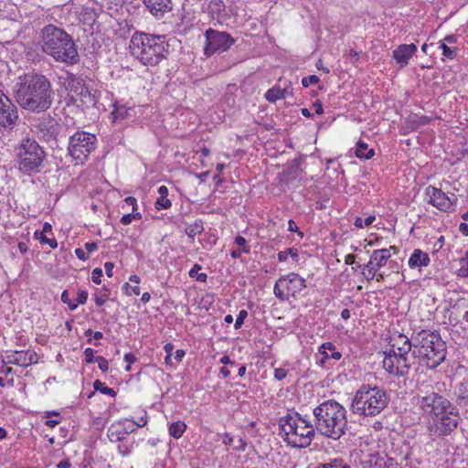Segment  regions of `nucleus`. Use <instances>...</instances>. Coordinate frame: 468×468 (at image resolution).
<instances>
[{"label":"nucleus","mask_w":468,"mask_h":468,"mask_svg":"<svg viewBox=\"0 0 468 468\" xmlns=\"http://www.w3.org/2000/svg\"><path fill=\"white\" fill-rule=\"evenodd\" d=\"M133 218H134L133 214H125L122 217L121 223H122L123 225H128L132 222Z\"/></svg>","instance_id":"obj_58"},{"label":"nucleus","mask_w":468,"mask_h":468,"mask_svg":"<svg viewBox=\"0 0 468 468\" xmlns=\"http://www.w3.org/2000/svg\"><path fill=\"white\" fill-rule=\"evenodd\" d=\"M93 388L95 390H98L105 395H110L111 397H115L116 395V392L112 388L105 387L104 383H102L101 380H95L93 383Z\"/></svg>","instance_id":"obj_38"},{"label":"nucleus","mask_w":468,"mask_h":468,"mask_svg":"<svg viewBox=\"0 0 468 468\" xmlns=\"http://www.w3.org/2000/svg\"><path fill=\"white\" fill-rule=\"evenodd\" d=\"M71 99L78 106L83 108L93 107L97 103L95 94L86 86L80 89L76 95H71Z\"/></svg>","instance_id":"obj_21"},{"label":"nucleus","mask_w":468,"mask_h":468,"mask_svg":"<svg viewBox=\"0 0 468 468\" xmlns=\"http://www.w3.org/2000/svg\"><path fill=\"white\" fill-rule=\"evenodd\" d=\"M417 406L427 420V430L431 436H450L460 423L461 417L456 406L437 392L432 391L420 398Z\"/></svg>","instance_id":"obj_1"},{"label":"nucleus","mask_w":468,"mask_h":468,"mask_svg":"<svg viewBox=\"0 0 468 468\" xmlns=\"http://www.w3.org/2000/svg\"><path fill=\"white\" fill-rule=\"evenodd\" d=\"M17 109L11 100L0 90V130L12 128L17 120Z\"/></svg>","instance_id":"obj_16"},{"label":"nucleus","mask_w":468,"mask_h":468,"mask_svg":"<svg viewBox=\"0 0 468 468\" xmlns=\"http://www.w3.org/2000/svg\"><path fill=\"white\" fill-rule=\"evenodd\" d=\"M133 443L122 442L118 445V452L122 456H127L132 452Z\"/></svg>","instance_id":"obj_44"},{"label":"nucleus","mask_w":468,"mask_h":468,"mask_svg":"<svg viewBox=\"0 0 468 468\" xmlns=\"http://www.w3.org/2000/svg\"><path fill=\"white\" fill-rule=\"evenodd\" d=\"M306 287L305 280L300 275L291 272L282 276L275 283L273 292L276 297L282 301L288 300L291 296L302 292Z\"/></svg>","instance_id":"obj_12"},{"label":"nucleus","mask_w":468,"mask_h":468,"mask_svg":"<svg viewBox=\"0 0 468 468\" xmlns=\"http://www.w3.org/2000/svg\"><path fill=\"white\" fill-rule=\"evenodd\" d=\"M113 106H114V109H113L112 114L113 116L114 121L123 120V119L129 117V115H130L129 112L132 110L131 108H128L125 105L118 104V103H115Z\"/></svg>","instance_id":"obj_32"},{"label":"nucleus","mask_w":468,"mask_h":468,"mask_svg":"<svg viewBox=\"0 0 468 468\" xmlns=\"http://www.w3.org/2000/svg\"><path fill=\"white\" fill-rule=\"evenodd\" d=\"M375 219H376V218L374 216H369L366 219H363L361 218H356V220H355L354 225L356 228L362 229L364 227L370 226L374 222Z\"/></svg>","instance_id":"obj_40"},{"label":"nucleus","mask_w":468,"mask_h":468,"mask_svg":"<svg viewBox=\"0 0 468 468\" xmlns=\"http://www.w3.org/2000/svg\"><path fill=\"white\" fill-rule=\"evenodd\" d=\"M286 97V90H282L280 87H273L267 90L265 98L270 102H275L278 100L284 99Z\"/></svg>","instance_id":"obj_31"},{"label":"nucleus","mask_w":468,"mask_h":468,"mask_svg":"<svg viewBox=\"0 0 468 468\" xmlns=\"http://www.w3.org/2000/svg\"><path fill=\"white\" fill-rule=\"evenodd\" d=\"M172 203L167 197H159L155 202L157 209H167L171 207Z\"/></svg>","instance_id":"obj_42"},{"label":"nucleus","mask_w":468,"mask_h":468,"mask_svg":"<svg viewBox=\"0 0 468 468\" xmlns=\"http://www.w3.org/2000/svg\"><path fill=\"white\" fill-rule=\"evenodd\" d=\"M105 271L108 277H112L114 265L112 262H106L104 264Z\"/></svg>","instance_id":"obj_57"},{"label":"nucleus","mask_w":468,"mask_h":468,"mask_svg":"<svg viewBox=\"0 0 468 468\" xmlns=\"http://www.w3.org/2000/svg\"><path fill=\"white\" fill-rule=\"evenodd\" d=\"M454 395L456 407L465 409L468 411V378L456 387Z\"/></svg>","instance_id":"obj_24"},{"label":"nucleus","mask_w":468,"mask_h":468,"mask_svg":"<svg viewBox=\"0 0 468 468\" xmlns=\"http://www.w3.org/2000/svg\"><path fill=\"white\" fill-rule=\"evenodd\" d=\"M34 238L40 241L41 244H47L51 249H56L58 247V242L54 238H48L47 234L40 232V230H36L34 232Z\"/></svg>","instance_id":"obj_34"},{"label":"nucleus","mask_w":468,"mask_h":468,"mask_svg":"<svg viewBox=\"0 0 468 468\" xmlns=\"http://www.w3.org/2000/svg\"><path fill=\"white\" fill-rule=\"evenodd\" d=\"M15 152L20 172L27 176L40 173L47 154L35 139H23L15 148Z\"/></svg>","instance_id":"obj_9"},{"label":"nucleus","mask_w":468,"mask_h":468,"mask_svg":"<svg viewBox=\"0 0 468 468\" xmlns=\"http://www.w3.org/2000/svg\"><path fill=\"white\" fill-rule=\"evenodd\" d=\"M186 430V425L183 421L173 422L169 427V434L176 438L179 439L182 437L184 432Z\"/></svg>","instance_id":"obj_33"},{"label":"nucleus","mask_w":468,"mask_h":468,"mask_svg":"<svg viewBox=\"0 0 468 468\" xmlns=\"http://www.w3.org/2000/svg\"><path fill=\"white\" fill-rule=\"evenodd\" d=\"M87 299H88V292L86 291H79L76 303L84 304L87 302Z\"/></svg>","instance_id":"obj_52"},{"label":"nucleus","mask_w":468,"mask_h":468,"mask_svg":"<svg viewBox=\"0 0 468 468\" xmlns=\"http://www.w3.org/2000/svg\"><path fill=\"white\" fill-rule=\"evenodd\" d=\"M425 197L429 204L444 212L453 210L457 200L454 195H452L453 197L452 198L441 189L432 186L426 187Z\"/></svg>","instance_id":"obj_15"},{"label":"nucleus","mask_w":468,"mask_h":468,"mask_svg":"<svg viewBox=\"0 0 468 468\" xmlns=\"http://www.w3.org/2000/svg\"><path fill=\"white\" fill-rule=\"evenodd\" d=\"M15 97L22 109L41 113L51 107L54 90L50 80L45 75L27 73L19 77Z\"/></svg>","instance_id":"obj_2"},{"label":"nucleus","mask_w":468,"mask_h":468,"mask_svg":"<svg viewBox=\"0 0 468 468\" xmlns=\"http://www.w3.org/2000/svg\"><path fill=\"white\" fill-rule=\"evenodd\" d=\"M203 224L202 221H196L194 224H191L186 229V234L191 238L194 239L195 236L200 234L203 231Z\"/></svg>","instance_id":"obj_37"},{"label":"nucleus","mask_w":468,"mask_h":468,"mask_svg":"<svg viewBox=\"0 0 468 468\" xmlns=\"http://www.w3.org/2000/svg\"><path fill=\"white\" fill-rule=\"evenodd\" d=\"M96 362H98L99 368L102 372H106L109 369V362L103 356H97L96 357Z\"/></svg>","instance_id":"obj_50"},{"label":"nucleus","mask_w":468,"mask_h":468,"mask_svg":"<svg viewBox=\"0 0 468 468\" xmlns=\"http://www.w3.org/2000/svg\"><path fill=\"white\" fill-rule=\"evenodd\" d=\"M222 442L232 447L237 452H244L247 448V441L243 438L240 436H231L229 433L224 434Z\"/></svg>","instance_id":"obj_28"},{"label":"nucleus","mask_w":468,"mask_h":468,"mask_svg":"<svg viewBox=\"0 0 468 468\" xmlns=\"http://www.w3.org/2000/svg\"><path fill=\"white\" fill-rule=\"evenodd\" d=\"M394 445L395 443L391 442L390 449L367 454L361 461L358 468H399L397 459L401 452H398Z\"/></svg>","instance_id":"obj_11"},{"label":"nucleus","mask_w":468,"mask_h":468,"mask_svg":"<svg viewBox=\"0 0 468 468\" xmlns=\"http://www.w3.org/2000/svg\"><path fill=\"white\" fill-rule=\"evenodd\" d=\"M430 257L426 252L416 249L410 257L408 264L410 268L426 267L430 264Z\"/></svg>","instance_id":"obj_25"},{"label":"nucleus","mask_w":468,"mask_h":468,"mask_svg":"<svg viewBox=\"0 0 468 468\" xmlns=\"http://www.w3.org/2000/svg\"><path fill=\"white\" fill-rule=\"evenodd\" d=\"M402 348H392L388 352L396 355L398 357H412V354L402 353Z\"/></svg>","instance_id":"obj_53"},{"label":"nucleus","mask_w":468,"mask_h":468,"mask_svg":"<svg viewBox=\"0 0 468 468\" xmlns=\"http://www.w3.org/2000/svg\"><path fill=\"white\" fill-rule=\"evenodd\" d=\"M5 364L17 365L20 367H28L37 362V356L31 350H20L6 352L3 359Z\"/></svg>","instance_id":"obj_17"},{"label":"nucleus","mask_w":468,"mask_h":468,"mask_svg":"<svg viewBox=\"0 0 468 468\" xmlns=\"http://www.w3.org/2000/svg\"><path fill=\"white\" fill-rule=\"evenodd\" d=\"M319 352L322 355L321 364L324 365L329 358L339 360L342 356L341 353L335 350V346L331 342H325L322 344L319 348Z\"/></svg>","instance_id":"obj_26"},{"label":"nucleus","mask_w":468,"mask_h":468,"mask_svg":"<svg viewBox=\"0 0 468 468\" xmlns=\"http://www.w3.org/2000/svg\"><path fill=\"white\" fill-rule=\"evenodd\" d=\"M94 353H95V351L90 347H88L84 350L85 361L87 363L96 362L97 356H94Z\"/></svg>","instance_id":"obj_49"},{"label":"nucleus","mask_w":468,"mask_h":468,"mask_svg":"<svg viewBox=\"0 0 468 468\" xmlns=\"http://www.w3.org/2000/svg\"><path fill=\"white\" fill-rule=\"evenodd\" d=\"M388 401L385 389L363 384L352 399L351 410L359 416L375 417L387 408Z\"/></svg>","instance_id":"obj_8"},{"label":"nucleus","mask_w":468,"mask_h":468,"mask_svg":"<svg viewBox=\"0 0 468 468\" xmlns=\"http://www.w3.org/2000/svg\"><path fill=\"white\" fill-rule=\"evenodd\" d=\"M287 376V371L284 368L279 367L274 370V378L277 380H282Z\"/></svg>","instance_id":"obj_54"},{"label":"nucleus","mask_w":468,"mask_h":468,"mask_svg":"<svg viewBox=\"0 0 468 468\" xmlns=\"http://www.w3.org/2000/svg\"><path fill=\"white\" fill-rule=\"evenodd\" d=\"M393 250L397 253L398 250L395 246H391L388 249L375 250L370 257V261H373V266L375 269L380 270L385 266L391 257L390 251Z\"/></svg>","instance_id":"obj_23"},{"label":"nucleus","mask_w":468,"mask_h":468,"mask_svg":"<svg viewBox=\"0 0 468 468\" xmlns=\"http://www.w3.org/2000/svg\"><path fill=\"white\" fill-rule=\"evenodd\" d=\"M440 48L442 49V54L447 58L452 59L456 56V49L448 47L445 42L440 43Z\"/></svg>","instance_id":"obj_41"},{"label":"nucleus","mask_w":468,"mask_h":468,"mask_svg":"<svg viewBox=\"0 0 468 468\" xmlns=\"http://www.w3.org/2000/svg\"><path fill=\"white\" fill-rule=\"evenodd\" d=\"M416 51L417 47L415 44H402L393 51V58L402 68L409 63L410 58Z\"/></svg>","instance_id":"obj_19"},{"label":"nucleus","mask_w":468,"mask_h":468,"mask_svg":"<svg viewBox=\"0 0 468 468\" xmlns=\"http://www.w3.org/2000/svg\"><path fill=\"white\" fill-rule=\"evenodd\" d=\"M207 10L211 20L218 24H224L230 18L227 6L222 0H210Z\"/></svg>","instance_id":"obj_18"},{"label":"nucleus","mask_w":468,"mask_h":468,"mask_svg":"<svg viewBox=\"0 0 468 468\" xmlns=\"http://www.w3.org/2000/svg\"><path fill=\"white\" fill-rule=\"evenodd\" d=\"M97 138L94 134L77 132L69 138V154L76 161V165H82L95 150Z\"/></svg>","instance_id":"obj_10"},{"label":"nucleus","mask_w":468,"mask_h":468,"mask_svg":"<svg viewBox=\"0 0 468 468\" xmlns=\"http://www.w3.org/2000/svg\"><path fill=\"white\" fill-rule=\"evenodd\" d=\"M200 270L201 266L198 264H195L194 267L189 271V276L192 278L196 277Z\"/></svg>","instance_id":"obj_61"},{"label":"nucleus","mask_w":468,"mask_h":468,"mask_svg":"<svg viewBox=\"0 0 468 468\" xmlns=\"http://www.w3.org/2000/svg\"><path fill=\"white\" fill-rule=\"evenodd\" d=\"M446 353V344L438 332L421 330L413 336L412 356L419 365L435 368L444 361Z\"/></svg>","instance_id":"obj_5"},{"label":"nucleus","mask_w":468,"mask_h":468,"mask_svg":"<svg viewBox=\"0 0 468 468\" xmlns=\"http://www.w3.org/2000/svg\"><path fill=\"white\" fill-rule=\"evenodd\" d=\"M207 44L205 54L212 56L216 52L228 50L235 42L234 38L227 32L208 28L205 33Z\"/></svg>","instance_id":"obj_13"},{"label":"nucleus","mask_w":468,"mask_h":468,"mask_svg":"<svg viewBox=\"0 0 468 468\" xmlns=\"http://www.w3.org/2000/svg\"><path fill=\"white\" fill-rule=\"evenodd\" d=\"M320 82V79L316 75H311L302 79V85L304 88L309 87L311 84H317Z\"/></svg>","instance_id":"obj_45"},{"label":"nucleus","mask_w":468,"mask_h":468,"mask_svg":"<svg viewBox=\"0 0 468 468\" xmlns=\"http://www.w3.org/2000/svg\"><path fill=\"white\" fill-rule=\"evenodd\" d=\"M316 431L324 437L338 440L347 430L346 410L334 399L322 402L313 410Z\"/></svg>","instance_id":"obj_3"},{"label":"nucleus","mask_w":468,"mask_h":468,"mask_svg":"<svg viewBox=\"0 0 468 468\" xmlns=\"http://www.w3.org/2000/svg\"><path fill=\"white\" fill-rule=\"evenodd\" d=\"M130 48L133 56L146 66L159 64L168 53V44L165 42V36L150 35L143 32L133 34L131 38Z\"/></svg>","instance_id":"obj_6"},{"label":"nucleus","mask_w":468,"mask_h":468,"mask_svg":"<svg viewBox=\"0 0 468 468\" xmlns=\"http://www.w3.org/2000/svg\"><path fill=\"white\" fill-rule=\"evenodd\" d=\"M102 276V270L100 268H95L91 272L92 282L96 284H100L101 282V278Z\"/></svg>","instance_id":"obj_51"},{"label":"nucleus","mask_w":468,"mask_h":468,"mask_svg":"<svg viewBox=\"0 0 468 468\" xmlns=\"http://www.w3.org/2000/svg\"><path fill=\"white\" fill-rule=\"evenodd\" d=\"M235 243L241 248L240 250L244 253H249L250 251V248L247 246V240L245 238L241 236H237L235 239Z\"/></svg>","instance_id":"obj_43"},{"label":"nucleus","mask_w":468,"mask_h":468,"mask_svg":"<svg viewBox=\"0 0 468 468\" xmlns=\"http://www.w3.org/2000/svg\"><path fill=\"white\" fill-rule=\"evenodd\" d=\"M125 420L124 422H126ZM125 423H113L108 429V437L111 441L117 442L122 441L125 439V436L134 431L130 425L125 427Z\"/></svg>","instance_id":"obj_22"},{"label":"nucleus","mask_w":468,"mask_h":468,"mask_svg":"<svg viewBox=\"0 0 468 468\" xmlns=\"http://www.w3.org/2000/svg\"><path fill=\"white\" fill-rule=\"evenodd\" d=\"M58 468H70V463L69 462V460H61L58 465H57Z\"/></svg>","instance_id":"obj_64"},{"label":"nucleus","mask_w":468,"mask_h":468,"mask_svg":"<svg viewBox=\"0 0 468 468\" xmlns=\"http://www.w3.org/2000/svg\"><path fill=\"white\" fill-rule=\"evenodd\" d=\"M61 301L69 305L70 310H75L78 307V303L72 302L69 297L68 291H64L61 294Z\"/></svg>","instance_id":"obj_46"},{"label":"nucleus","mask_w":468,"mask_h":468,"mask_svg":"<svg viewBox=\"0 0 468 468\" xmlns=\"http://www.w3.org/2000/svg\"><path fill=\"white\" fill-rule=\"evenodd\" d=\"M124 287H125L126 291H128L129 289H131V290H132V292H133V294H135V295H139V294H140V292H140V288H139V286H137V285H136V286H132V285H130L129 283H125V284H124Z\"/></svg>","instance_id":"obj_60"},{"label":"nucleus","mask_w":468,"mask_h":468,"mask_svg":"<svg viewBox=\"0 0 468 468\" xmlns=\"http://www.w3.org/2000/svg\"><path fill=\"white\" fill-rule=\"evenodd\" d=\"M42 50L56 61L74 65L80 56L72 37L63 29L48 25L41 30Z\"/></svg>","instance_id":"obj_4"},{"label":"nucleus","mask_w":468,"mask_h":468,"mask_svg":"<svg viewBox=\"0 0 468 468\" xmlns=\"http://www.w3.org/2000/svg\"><path fill=\"white\" fill-rule=\"evenodd\" d=\"M289 254L295 261L298 260L299 255L297 253V250L295 249L290 248L287 250L280 251L278 253L279 261H285Z\"/></svg>","instance_id":"obj_39"},{"label":"nucleus","mask_w":468,"mask_h":468,"mask_svg":"<svg viewBox=\"0 0 468 468\" xmlns=\"http://www.w3.org/2000/svg\"><path fill=\"white\" fill-rule=\"evenodd\" d=\"M383 367L387 372L397 377H404L409 369L416 364L414 357H398L396 355L385 352L382 361Z\"/></svg>","instance_id":"obj_14"},{"label":"nucleus","mask_w":468,"mask_h":468,"mask_svg":"<svg viewBox=\"0 0 468 468\" xmlns=\"http://www.w3.org/2000/svg\"><path fill=\"white\" fill-rule=\"evenodd\" d=\"M108 299V294L106 292L101 293L99 295H95V303L98 306L103 305Z\"/></svg>","instance_id":"obj_55"},{"label":"nucleus","mask_w":468,"mask_h":468,"mask_svg":"<svg viewBox=\"0 0 468 468\" xmlns=\"http://www.w3.org/2000/svg\"><path fill=\"white\" fill-rule=\"evenodd\" d=\"M457 275L462 278H468V251L459 260Z\"/></svg>","instance_id":"obj_36"},{"label":"nucleus","mask_w":468,"mask_h":468,"mask_svg":"<svg viewBox=\"0 0 468 468\" xmlns=\"http://www.w3.org/2000/svg\"><path fill=\"white\" fill-rule=\"evenodd\" d=\"M364 268H367L368 270V275L367 276V280H372L376 277L377 275V272H378V269H375V267L373 266V261H369L365 266Z\"/></svg>","instance_id":"obj_47"},{"label":"nucleus","mask_w":468,"mask_h":468,"mask_svg":"<svg viewBox=\"0 0 468 468\" xmlns=\"http://www.w3.org/2000/svg\"><path fill=\"white\" fill-rule=\"evenodd\" d=\"M284 441L292 447L309 446L315 435L314 423L303 418L298 412L288 413L279 420Z\"/></svg>","instance_id":"obj_7"},{"label":"nucleus","mask_w":468,"mask_h":468,"mask_svg":"<svg viewBox=\"0 0 468 468\" xmlns=\"http://www.w3.org/2000/svg\"><path fill=\"white\" fill-rule=\"evenodd\" d=\"M184 356H185V351L184 350L178 349V350L176 351V353H175V359L177 362H181Z\"/></svg>","instance_id":"obj_63"},{"label":"nucleus","mask_w":468,"mask_h":468,"mask_svg":"<svg viewBox=\"0 0 468 468\" xmlns=\"http://www.w3.org/2000/svg\"><path fill=\"white\" fill-rule=\"evenodd\" d=\"M247 315H248V313L246 310L239 311L238 317L236 319L235 324H234V327L236 329H239L241 327V325L244 323V319L247 317Z\"/></svg>","instance_id":"obj_48"},{"label":"nucleus","mask_w":468,"mask_h":468,"mask_svg":"<svg viewBox=\"0 0 468 468\" xmlns=\"http://www.w3.org/2000/svg\"><path fill=\"white\" fill-rule=\"evenodd\" d=\"M355 154L358 158L370 159L374 156L375 151L373 148H368L367 144L360 140L356 143Z\"/></svg>","instance_id":"obj_29"},{"label":"nucleus","mask_w":468,"mask_h":468,"mask_svg":"<svg viewBox=\"0 0 468 468\" xmlns=\"http://www.w3.org/2000/svg\"><path fill=\"white\" fill-rule=\"evenodd\" d=\"M85 249L88 251V254L92 253L98 249V245L96 242H87L85 244Z\"/></svg>","instance_id":"obj_59"},{"label":"nucleus","mask_w":468,"mask_h":468,"mask_svg":"<svg viewBox=\"0 0 468 468\" xmlns=\"http://www.w3.org/2000/svg\"><path fill=\"white\" fill-rule=\"evenodd\" d=\"M124 360L127 362V364H133L136 361V357L132 353H127L124 355Z\"/></svg>","instance_id":"obj_62"},{"label":"nucleus","mask_w":468,"mask_h":468,"mask_svg":"<svg viewBox=\"0 0 468 468\" xmlns=\"http://www.w3.org/2000/svg\"><path fill=\"white\" fill-rule=\"evenodd\" d=\"M411 128L416 130L421 126L428 124L431 122V118L425 115H414L410 118Z\"/></svg>","instance_id":"obj_35"},{"label":"nucleus","mask_w":468,"mask_h":468,"mask_svg":"<svg viewBox=\"0 0 468 468\" xmlns=\"http://www.w3.org/2000/svg\"><path fill=\"white\" fill-rule=\"evenodd\" d=\"M75 254L80 260L82 261H86L89 258V254L86 253L82 249H76Z\"/></svg>","instance_id":"obj_56"},{"label":"nucleus","mask_w":468,"mask_h":468,"mask_svg":"<svg viewBox=\"0 0 468 468\" xmlns=\"http://www.w3.org/2000/svg\"><path fill=\"white\" fill-rule=\"evenodd\" d=\"M392 348H402V353H410L413 351V337L408 338L406 335L399 334L391 338Z\"/></svg>","instance_id":"obj_27"},{"label":"nucleus","mask_w":468,"mask_h":468,"mask_svg":"<svg viewBox=\"0 0 468 468\" xmlns=\"http://www.w3.org/2000/svg\"><path fill=\"white\" fill-rule=\"evenodd\" d=\"M68 90L71 93V95H76L80 89L84 88L85 84L83 80L76 77L73 74H70L68 79Z\"/></svg>","instance_id":"obj_30"},{"label":"nucleus","mask_w":468,"mask_h":468,"mask_svg":"<svg viewBox=\"0 0 468 468\" xmlns=\"http://www.w3.org/2000/svg\"><path fill=\"white\" fill-rule=\"evenodd\" d=\"M144 2L156 18H162L165 13L172 10V0H144Z\"/></svg>","instance_id":"obj_20"}]
</instances>
